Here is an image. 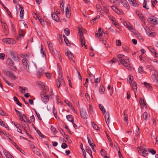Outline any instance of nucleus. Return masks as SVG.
<instances>
[{
    "label": "nucleus",
    "instance_id": "obj_1",
    "mask_svg": "<svg viewBox=\"0 0 158 158\" xmlns=\"http://www.w3.org/2000/svg\"><path fill=\"white\" fill-rule=\"evenodd\" d=\"M53 95L52 90L50 89L49 90L47 86H45L40 95L41 100L44 103H47L49 100L48 96L52 97Z\"/></svg>",
    "mask_w": 158,
    "mask_h": 158
},
{
    "label": "nucleus",
    "instance_id": "obj_2",
    "mask_svg": "<svg viewBox=\"0 0 158 158\" xmlns=\"http://www.w3.org/2000/svg\"><path fill=\"white\" fill-rule=\"evenodd\" d=\"M6 64L12 70L14 71L17 70L16 67L15 65L14 62L10 58H8Z\"/></svg>",
    "mask_w": 158,
    "mask_h": 158
},
{
    "label": "nucleus",
    "instance_id": "obj_3",
    "mask_svg": "<svg viewBox=\"0 0 158 158\" xmlns=\"http://www.w3.org/2000/svg\"><path fill=\"white\" fill-rule=\"evenodd\" d=\"M84 29L83 28L80 29L79 28L78 30L79 32L78 33L80 34V41L81 42V45L82 47L83 46V45L85 46V47L87 48L85 44V42L84 40V36L82 32V31Z\"/></svg>",
    "mask_w": 158,
    "mask_h": 158
},
{
    "label": "nucleus",
    "instance_id": "obj_4",
    "mask_svg": "<svg viewBox=\"0 0 158 158\" xmlns=\"http://www.w3.org/2000/svg\"><path fill=\"white\" fill-rule=\"evenodd\" d=\"M22 61L24 69L26 70L28 73H30L28 61L27 60V59L25 58L23 59Z\"/></svg>",
    "mask_w": 158,
    "mask_h": 158
},
{
    "label": "nucleus",
    "instance_id": "obj_5",
    "mask_svg": "<svg viewBox=\"0 0 158 158\" xmlns=\"http://www.w3.org/2000/svg\"><path fill=\"white\" fill-rule=\"evenodd\" d=\"M148 21L150 24L154 25L158 23V19L152 17L148 19Z\"/></svg>",
    "mask_w": 158,
    "mask_h": 158
},
{
    "label": "nucleus",
    "instance_id": "obj_6",
    "mask_svg": "<svg viewBox=\"0 0 158 158\" xmlns=\"http://www.w3.org/2000/svg\"><path fill=\"white\" fill-rule=\"evenodd\" d=\"M2 41L6 44H14L15 43V41L13 39L9 38L3 39Z\"/></svg>",
    "mask_w": 158,
    "mask_h": 158
},
{
    "label": "nucleus",
    "instance_id": "obj_7",
    "mask_svg": "<svg viewBox=\"0 0 158 158\" xmlns=\"http://www.w3.org/2000/svg\"><path fill=\"white\" fill-rule=\"evenodd\" d=\"M80 112L81 118L86 119L87 118L88 114L85 110L82 108L80 109Z\"/></svg>",
    "mask_w": 158,
    "mask_h": 158
},
{
    "label": "nucleus",
    "instance_id": "obj_8",
    "mask_svg": "<svg viewBox=\"0 0 158 158\" xmlns=\"http://www.w3.org/2000/svg\"><path fill=\"white\" fill-rule=\"evenodd\" d=\"M56 85L58 88L64 85V81L63 78H61L60 80L57 79L56 80Z\"/></svg>",
    "mask_w": 158,
    "mask_h": 158
},
{
    "label": "nucleus",
    "instance_id": "obj_9",
    "mask_svg": "<svg viewBox=\"0 0 158 158\" xmlns=\"http://www.w3.org/2000/svg\"><path fill=\"white\" fill-rule=\"evenodd\" d=\"M119 1L123 6L125 8L127 9L130 8L129 4L126 0H119Z\"/></svg>",
    "mask_w": 158,
    "mask_h": 158
},
{
    "label": "nucleus",
    "instance_id": "obj_10",
    "mask_svg": "<svg viewBox=\"0 0 158 158\" xmlns=\"http://www.w3.org/2000/svg\"><path fill=\"white\" fill-rule=\"evenodd\" d=\"M44 73V70L40 68L36 72V75L38 78H40L42 77Z\"/></svg>",
    "mask_w": 158,
    "mask_h": 158
},
{
    "label": "nucleus",
    "instance_id": "obj_11",
    "mask_svg": "<svg viewBox=\"0 0 158 158\" xmlns=\"http://www.w3.org/2000/svg\"><path fill=\"white\" fill-rule=\"evenodd\" d=\"M111 7L115 12L118 14H122L123 13L122 10H118V9L117 7L114 6H111Z\"/></svg>",
    "mask_w": 158,
    "mask_h": 158
},
{
    "label": "nucleus",
    "instance_id": "obj_12",
    "mask_svg": "<svg viewBox=\"0 0 158 158\" xmlns=\"http://www.w3.org/2000/svg\"><path fill=\"white\" fill-rule=\"evenodd\" d=\"M3 152L4 155L6 158H14L13 156L10 154L9 152L7 150L4 149Z\"/></svg>",
    "mask_w": 158,
    "mask_h": 158
},
{
    "label": "nucleus",
    "instance_id": "obj_13",
    "mask_svg": "<svg viewBox=\"0 0 158 158\" xmlns=\"http://www.w3.org/2000/svg\"><path fill=\"white\" fill-rule=\"evenodd\" d=\"M144 29L148 35L149 36H152L151 34H155V33L150 32L151 31L150 29L147 26L144 27Z\"/></svg>",
    "mask_w": 158,
    "mask_h": 158
},
{
    "label": "nucleus",
    "instance_id": "obj_14",
    "mask_svg": "<svg viewBox=\"0 0 158 158\" xmlns=\"http://www.w3.org/2000/svg\"><path fill=\"white\" fill-rule=\"evenodd\" d=\"M106 114L105 116V119L106 122V123L108 124L110 121V113L109 112H107L106 113Z\"/></svg>",
    "mask_w": 158,
    "mask_h": 158
},
{
    "label": "nucleus",
    "instance_id": "obj_15",
    "mask_svg": "<svg viewBox=\"0 0 158 158\" xmlns=\"http://www.w3.org/2000/svg\"><path fill=\"white\" fill-rule=\"evenodd\" d=\"M98 33H97L96 34H95V36H99L100 37H102L103 33V31L102 30V29L101 28L99 27L98 29Z\"/></svg>",
    "mask_w": 158,
    "mask_h": 158
},
{
    "label": "nucleus",
    "instance_id": "obj_16",
    "mask_svg": "<svg viewBox=\"0 0 158 158\" xmlns=\"http://www.w3.org/2000/svg\"><path fill=\"white\" fill-rule=\"evenodd\" d=\"M3 74L6 76H8L11 71L7 69H3L2 70Z\"/></svg>",
    "mask_w": 158,
    "mask_h": 158
},
{
    "label": "nucleus",
    "instance_id": "obj_17",
    "mask_svg": "<svg viewBox=\"0 0 158 158\" xmlns=\"http://www.w3.org/2000/svg\"><path fill=\"white\" fill-rule=\"evenodd\" d=\"M19 10H20V19H22L23 18V16L24 14V10L23 8V7H20L19 8Z\"/></svg>",
    "mask_w": 158,
    "mask_h": 158
},
{
    "label": "nucleus",
    "instance_id": "obj_18",
    "mask_svg": "<svg viewBox=\"0 0 158 158\" xmlns=\"http://www.w3.org/2000/svg\"><path fill=\"white\" fill-rule=\"evenodd\" d=\"M52 17L53 19L56 22H59V18L56 14H52Z\"/></svg>",
    "mask_w": 158,
    "mask_h": 158
},
{
    "label": "nucleus",
    "instance_id": "obj_19",
    "mask_svg": "<svg viewBox=\"0 0 158 158\" xmlns=\"http://www.w3.org/2000/svg\"><path fill=\"white\" fill-rule=\"evenodd\" d=\"M67 120L69 122L73 123L74 122L73 117L72 115H68L66 116Z\"/></svg>",
    "mask_w": 158,
    "mask_h": 158
},
{
    "label": "nucleus",
    "instance_id": "obj_20",
    "mask_svg": "<svg viewBox=\"0 0 158 158\" xmlns=\"http://www.w3.org/2000/svg\"><path fill=\"white\" fill-rule=\"evenodd\" d=\"M8 76L10 77L11 78L14 80H15L17 79V78L16 77L15 75L11 71L10 73Z\"/></svg>",
    "mask_w": 158,
    "mask_h": 158
},
{
    "label": "nucleus",
    "instance_id": "obj_21",
    "mask_svg": "<svg viewBox=\"0 0 158 158\" xmlns=\"http://www.w3.org/2000/svg\"><path fill=\"white\" fill-rule=\"evenodd\" d=\"M124 25L126 26L131 31H132L133 29V27L130 25V24L129 23H124Z\"/></svg>",
    "mask_w": 158,
    "mask_h": 158
},
{
    "label": "nucleus",
    "instance_id": "obj_22",
    "mask_svg": "<svg viewBox=\"0 0 158 158\" xmlns=\"http://www.w3.org/2000/svg\"><path fill=\"white\" fill-rule=\"evenodd\" d=\"M131 5L134 6H138L139 4H138L136 0H132L131 2H130Z\"/></svg>",
    "mask_w": 158,
    "mask_h": 158
},
{
    "label": "nucleus",
    "instance_id": "obj_23",
    "mask_svg": "<svg viewBox=\"0 0 158 158\" xmlns=\"http://www.w3.org/2000/svg\"><path fill=\"white\" fill-rule=\"evenodd\" d=\"M123 56L122 55H118V58L119 59V61L122 64H124V59L122 58V56Z\"/></svg>",
    "mask_w": 158,
    "mask_h": 158
},
{
    "label": "nucleus",
    "instance_id": "obj_24",
    "mask_svg": "<svg viewBox=\"0 0 158 158\" xmlns=\"http://www.w3.org/2000/svg\"><path fill=\"white\" fill-rule=\"evenodd\" d=\"M65 53L69 59H71L73 58V56L71 52L67 51V52H65Z\"/></svg>",
    "mask_w": 158,
    "mask_h": 158
},
{
    "label": "nucleus",
    "instance_id": "obj_25",
    "mask_svg": "<svg viewBox=\"0 0 158 158\" xmlns=\"http://www.w3.org/2000/svg\"><path fill=\"white\" fill-rule=\"evenodd\" d=\"M99 106L103 114H105L106 113V110L103 106L101 104H99Z\"/></svg>",
    "mask_w": 158,
    "mask_h": 158
},
{
    "label": "nucleus",
    "instance_id": "obj_26",
    "mask_svg": "<svg viewBox=\"0 0 158 158\" xmlns=\"http://www.w3.org/2000/svg\"><path fill=\"white\" fill-rule=\"evenodd\" d=\"M87 139H88V143H89V145L90 146V147L92 148V149H94V144H92V140H91L89 138V136L87 137Z\"/></svg>",
    "mask_w": 158,
    "mask_h": 158
},
{
    "label": "nucleus",
    "instance_id": "obj_27",
    "mask_svg": "<svg viewBox=\"0 0 158 158\" xmlns=\"http://www.w3.org/2000/svg\"><path fill=\"white\" fill-rule=\"evenodd\" d=\"M143 84L148 89L151 90L152 89V86L146 82L143 83Z\"/></svg>",
    "mask_w": 158,
    "mask_h": 158
},
{
    "label": "nucleus",
    "instance_id": "obj_28",
    "mask_svg": "<svg viewBox=\"0 0 158 158\" xmlns=\"http://www.w3.org/2000/svg\"><path fill=\"white\" fill-rule=\"evenodd\" d=\"M122 64L124 65V66L128 70H130L131 69V67L130 65L129 64H127L125 60L124 62V64Z\"/></svg>",
    "mask_w": 158,
    "mask_h": 158
},
{
    "label": "nucleus",
    "instance_id": "obj_29",
    "mask_svg": "<svg viewBox=\"0 0 158 158\" xmlns=\"http://www.w3.org/2000/svg\"><path fill=\"white\" fill-rule=\"evenodd\" d=\"M143 117L145 120L147 121L149 117L148 113L147 112H144L143 114Z\"/></svg>",
    "mask_w": 158,
    "mask_h": 158
},
{
    "label": "nucleus",
    "instance_id": "obj_30",
    "mask_svg": "<svg viewBox=\"0 0 158 158\" xmlns=\"http://www.w3.org/2000/svg\"><path fill=\"white\" fill-rule=\"evenodd\" d=\"M19 88L21 89H22V90L21 92V93L22 94H24L25 93V92H28V90L27 89L26 87H24V88H23V87L19 86Z\"/></svg>",
    "mask_w": 158,
    "mask_h": 158
},
{
    "label": "nucleus",
    "instance_id": "obj_31",
    "mask_svg": "<svg viewBox=\"0 0 158 158\" xmlns=\"http://www.w3.org/2000/svg\"><path fill=\"white\" fill-rule=\"evenodd\" d=\"M86 151L87 152H88L90 156L93 158V156L92 154V151L89 147H86Z\"/></svg>",
    "mask_w": 158,
    "mask_h": 158
},
{
    "label": "nucleus",
    "instance_id": "obj_32",
    "mask_svg": "<svg viewBox=\"0 0 158 158\" xmlns=\"http://www.w3.org/2000/svg\"><path fill=\"white\" fill-rule=\"evenodd\" d=\"M148 49L152 53L156 55H157V53L156 52L155 50L151 46L148 47Z\"/></svg>",
    "mask_w": 158,
    "mask_h": 158
},
{
    "label": "nucleus",
    "instance_id": "obj_33",
    "mask_svg": "<svg viewBox=\"0 0 158 158\" xmlns=\"http://www.w3.org/2000/svg\"><path fill=\"white\" fill-rule=\"evenodd\" d=\"M14 101L16 102L17 104H18L19 106H22V104L20 102H19L18 99L16 96L14 97Z\"/></svg>",
    "mask_w": 158,
    "mask_h": 158
},
{
    "label": "nucleus",
    "instance_id": "obj_34",
    "mask_svg": "<svg viewBox=\"0 0 158 158\" xmlns=\"http://www.w3.org/2000/svg\"><path fill=\"white\" fill-rule=\"evenodd\" d=\"M101 153L102 156L104 157V158H109L108 157L106 156V152L103 149L101 150Z\"/></svg>",
    "mask_w": 158,
    "mask_h": 158
},
{
    "label": "nucleus",
    "instance_id": "obj_35",
    "mask_svg": "<svg viewBox=\"0 0 158 158\" xmlns=\"http://www.w3.org/2000/svg\"><path fill=\"white\" fill-rule=\"evenodd\" d=\"M114 146L115 148L116 149V150L118 151V155H120V154H121V152H120V148L119 147H118V144L116 143H114Z\"/></svg>",
    "mask_w": 158,
    "mask_h": 158
},
{
    "label": "nucleus",
    "instance_id": "obj_36",
    "mask_svg": "<svg viewBox=\"0 0 158 158\" xmlns=\"http://www.w3.org/2000/svg\"><path fill=\"white\" fill-rule=\"evenodd\" d=\"M105 91V88L102 85H100L99 88V92L101 94H103Z\"/></svg>",
    "mask_w": 158,
    "mask_h": 158
},
{
    "label": "nucleus",
    "instance_id": "obj_37",
    "mask_svg": "<svg viewBox=\"0 0 158 158\" xmlns=\"http://www.w3.org/2000/svg\"><path fill=\"white\" fill-rule=\"evenodd\" d=\"M63 37L64 41L66 43V44L68 45L69 46V44H70L69 42L67 39V38L64 35H63Z\"/></svg>",
    "mask_w": 158,
    "mask_h": 158
},
{
    "label": "nucleus",
    "instance_id": "obj_38",
    "mask_svg": "<svg viewBox=\"0 0 158 158\" xmlns=\"http://www.w3.org/2000/svg\"><path fill=\"white\" fill-rule=\"evenodd\" d=\"M132 88L134 90H136L137 87L136 83L135 82H133L132 83Z\"/></svg>",
    "mask_w": 158,
    "mask_h": 158
},
{
    "label": "nucleus",
    "instance_id": "obj_39",
    "mask_svg": "<svg viewBox=\"0 0 158 158\" xmlns=\"http://www.w3.org/2000/svg\"><path fill=\"white\" fill-rule=\"evenodd\" d=\"M143 69V67L142 66H140L138 69V71L139 73H143L144 72Z\"/></svg>",
    "mask_w": 158,
    "mask_h": 158
},
{
    "label": "nucleus",
    "instance_id": "obj_40",
    "mask_svg": "<svg viewBox=\"0 0 158 158\" xmlns=\"http://www.w3.org/2000/svg\"><path fill=\"white\" fill-rule=\"evenodd\" d=\"M50 129L52 132L53 133V134H56L57 133V131H56V128H55L54 127L51 126Z\"/></svg>",
    "mask_w": 158,
    "mask_h": 158
},
{
    "label": "nucleus",
    "instance_id": "obj_41",
    "mask_svg": "<svg viewBox=\"0 0 158 158\" xmlns=\"http://www.w3.org/2000/svg\"><path fill=\"white\" fill-rule=\"evenodd\" d=\"M35 131H36L37 133L40 136L44 138V136L41 133V132L38 129H36V127H35Z\"/></svg>",
    "mask_w": 158,
    "mask_h": 158
},
{
    "label": "nucleus",
    "instance_id": "obj_42",
    "mask_svg": "<svg viewBox=\"0 0 158 158\" xmlns=\"http://www.w3.org/2000/svg\"><path fill=\"white\" fill-rule=\"evenodd\" d=\"M148 149H144L143 152H142V153L143 155L144 156H145L147 155L148 153Z\"/></svg>",
    "mask_w": 158,
    "mask_h": 158
},
{
    "label": "nucleus",
    "instance_id": "obj_43",
    "mask_svg": "<svg viewBox=\"0 0 158 158\" xmlns=\"http://www.w3.org/2000/svg\"><path fill=\"white\" fill-rule=\"evenodd\" d=\"M64 32L65 34L67 36H68V35H69V34H70V31H69V29L68 28H65L64 30Z\"/></svg>",
    "mask_w": 158,
    "mask_h": 158
},
{
    "label": "nucleus",
    "instance_id": "obj_44",
    "mask_svg": "<svg viewBox=\"0 0 158 158\" xmlns=\"http://www.w3.org/2000/svg\"><path fill=\"white\" fill-rule=\"evenodd\" d=\"M92 125L93 128L96 130H98V127L96 124L94 122H93L92 123Z\"/></svg>",
    "mask_w": 158,
    "mask_h": 158
},
{
    "label": "nucleus",
    "instance_id": "obj_45",
    "mask_svg": "<svg viewBox=\"0 0 158 158\" xmlns=\"http://www.w3.org/2000/svg\"><path fill=\"white\" fill-rule=\"evenodd\" d=\"M148 151L152 155H154L156 153V151L153 149H148Z\"/></svg>",
    "mask_w": 158,
    "mask_h": 158
},
{
    "label": "nucleus",
    "instance_id": "obj_46",
    "mask_svg": "<svg viewBox=\"0 0 158 158\" xmlns=\"http://www.w3.org/2000/svg\"><path fill=\"white\" fill-rule=\"evenodd\" d=\"M0 3L1 5L5 9L6 11L7 12V13H10V15H11V13L10 11L9 10L4 6L2 2L1 1L0 2Z\"/></svg>",
    "mask_w": 158,
    "mask_h": 158
},
{
    "label": "nucleus",
    "instance_id": "obj_47",
    "mask_svg": "<svg viewBox=\"0 0 158 158\" xmlns=\"http://www.w3.org/2000/svg\"><path fill=\"white\" fill-rule=\"evenodd\" d=\"M123 117L124 120L127 121L128 120V117L127 116V114L126 112L124 111L123 112Z\"/></svg>",
    "mask_w": 158,
    "mask_h": 158
},
{
    "label": "nucleus",
    "instance_id": "obj_48",
    "mask_svg": "<svg viewBox=\"0 0 158 158\" xmlns=\"http://www.w3.org/2000/svg\"><path fill=\"white\" fill-rule=\"evenodd\" d=\"M104 10L106 14H108L109 13V9L107 8V6H103Z\"/></svg>",
    "mask_w": 158,
    "mask_h": 158
},
{
    "label": "nucleus",
    "instance_id": "obj_49",
    "mask_svg": "<svg viewBox=\"0 0 158 158\" xmlns=\"http://www.w3.org/2000/svg\"><path fill=\"white\" fill-rule=\"evenodd\" d=\"M18 116H19V119L22 121H23L24 122H25V121L23 119V115H22L21 114H18Z\"/></svg>",
    "mask_w": 158,
    "mask_h": 158
},
{
    "label": "nucleus",
    "instance_id": "obj_50",
    "mask_svg": "<svg viewBox=\"0 0 158 158\" xmlns=\"http://www.w3.org/2000/svg\"><path fill=\"white\" fill-rule=\"evenodd\" d=\"M49 49L51 52L53 54V53H54V52H55L54 49L52 46H49Z\"/></svg>",
    "mask_w": 158,
    "mask_h": 158
},
{
    "label": "nucleus",
    "instance_id": "obj_51",
    "mask_svg": "<svg viewBox=\"0 0 158 158\" xmlns=\"http://www.w3.org/2000/svg\"><path fill=\"white\" fill-rule=\"evenodd\" d=\"M62 38V36L61 35H60L58 38L59 42L60 44H62L63 43V41Z\"/></svg>",
    "mask_w": 158,
    "mask_h": 158
},
{
    "label": "nucleus",
    "instance_id": "obj_52",
    "mask_svg": "<svg viewBox=\"0 0 158 158\" xmlns=\"http://www.w3.org/2000/svg\"><path fill=\"white\" fill-rule=\"evenodd\" d=\"M123 49L124 50L127 52V53H128L129 52V48H128V47H126V46H125V47H124V46H123Z\"/></svg>",
    "mask_w": 158,
    "mask_h": 158
},
{
    "label": "nucleus",
    "instance_id": "obj_53",
    "mask_svg": "<svg viewBox=\"0 0 158 158\" xmlns=\"http://www.w3.org/2000/svg\"><path fill=\"white\" fill-rule=\"evenodd\" d=\"M68 147L67 145L65 143H63L61 145V148L63 149L67 148Z\"/></svg>",
    "mask_w": 158,
    "mask_h": 158
},
{
    "label": "nucleus",
    "instance_id": "obj_54",
    "mask_svg": "<svg viewBox=\"0 0 158 158\" xmlns=\"http://www.w3.org/2000/svg\"><path fill=\"white\" fill-rule=\"evenodd\" d=\"M46 77L49 79H50L51 78V74L49 73H45Z\"/></svg>",
    "mask_w": 158,
    "mask_h": 158
},
{
    "label": "nucleus",
    "instance_id": "obj_55",
    "mask_svg": "<svg viewBox=\"0 0 158 158\" xmlns=\"http://www.w3.org/2000/svg\"><path fill=\"white\" fill-rule=\"evenodd\" d=\"M5 54L4 53H0V59H2V60L4 59V58L5 56Z\"/></svg>",
    "mask_w": 158,
    "mask_h": 158
},
{
    "label": "nucleus",
    "instance_id": "obj_56",
    "mask_svg": "<svg viewBox=\"0 0 158 158\" xmlns=\"http://www.w3.org/2000/svg\"><path fill=\"white\" fill-rule=\"evenodd\" d=\"M89 112L90 114H92L93 112L92 106L90 104L89 105Z\"/></svg>",
    "mask_w": 158,
    "mask_h": 158
},
{
    "label": "nucleus",
    "instance_id": "obj_57",
    "mask_svg": "<svg viewBox=\"0 0 158 158\" xmlns=\"http://www.w3.org/2000/svg\"><path fill=\"white\" fill-rule=\"evenodd\" d=\"M85 97L88 101H90V98L88 93H86L85 94Z\"/></svg>",
    "mask_w": 158,
    "mask_h": 158
},
{
    "label": "nucleus",
    "instance_id": "obj_58",
    "mask_svg": "<svg viewBox=\"0 0 158 158\" xmlns=\"http://www.w3.org/2000/svg\"><path fill=\"white\" fill-rule=\"evenodd\" d=\"M116 59L115 58H113L112 59H111L110 60V64H112L113 63H115L116 62Z\"/></svg>",
    "mask_w": 158,
    "mask_h": 158
},
{
    "label": "nucleus",
    "instance_id": "obj_59",
    "mask_svg": "<svg viewBox=\"0 0 158 158\" xmlns=\"http://www.w3.org/2000/svg\"><path fill=\"white\" fill-rule=\"evenodd\" d=\"M152 3L153 7H154L157 4V1L156 0H153V1H152Z\"/></svg>",
    "mask_w": 158,
    "mask_h": 158
},
{
    "label": "nucleus",
    "instance_id": "obj_60",
    "mask_svg": "<svg viewBox=\"0 0 158 158\" xmlns=\"http://www.w3.org/2000/svg\"><path fill=\"white\" fill-rule=\"evenodd\" d=\"M116 45L117 46H120L121 45V42L120 40H117L116 41Z\"/></svg>",
    "mask_w": 158,
    "mask_h": 158
},
{
    "label": "nucleus",
    "instance_id": "obj_61",
    "mask_svg": "<svg viewBox=\"0 0 158 158\" xmlns=\"http://www.w3.org/2000/svg\"><path fill=\"white\" fill-rule=\"evenodd\" d=\"M147 68L151 70H153L155 69L153 66L151 65H148Z\"/></svg>",
    "mask_w": 158,
    "mask_h": 158
},
{
    "label": "nucleus",
    "instance_id": "obj_62",
    "mask_svg": "<svg viewBox=\"0 0 158 158\" xmlns=\"http://www.w3.org/2000/svg\"><path fill=\"white\" fill-rule=\"evenodd\" d=\"M134 35L136 37L141 38V37L139 36V33L137 31L135 32Z\"/></svg>",
    "mask_w": 158,
    "mask_h": 158
},
{
    "label": "nucleus",
    "instance_id": "obj_63",
    "mask_svg": "<svg viewBox=\"0 0 158 158\" xmlns=\"http://www.w3.org/2000/svg\"><path fill=\"white\" fill-rule=\"evenodd\" d=\"M35 111L36 114L37 116V117L38 118V119L40 120H41L42 119L40 117V114L39 113H38L35 110Z\"/></svg>",
    "mask_w": 158,
    "mask_h": 158
},
{
    "label": "nucleus",
    "instance_id": "obj_64",
    "mask_svg": "<svg viewBox=\"0 0 158 158\" xmlns=\"http://www.w3.org/2000/svg\"><path fill=\"white\" fill-rule=\"evenodd\" d=\"M9 54L12 57L13 56H14V55L15 54V53H14L12 51H10L9 52Z\"/></svg>",
    "mask_w": 158,
    "mask_h": 158
}]
</instances>
